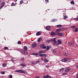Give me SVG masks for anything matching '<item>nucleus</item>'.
<instances>
[{
    "label": "nucleus",
    "instance_id": "1",
    "mask_svg": "<svg viewBox=\"0 0 78 78\" xmlns=\"http://www.w3.org/2000/svg\"><path fill=\"white\" fill-rule=\"evenodd\" d=\"M27 50L28 48H27V47L26 46H24V49L22 51V53L23 54V55H28Z\"/></svg>",
    "mask_w": 78,
    "mask_h": 78
},
{
    "label": "nucleus",
    "instance_id": "2",
    "mask_svg": "<svg viewBox=\"0 0 78 78\" xmlns=\"http://www.w3.org/2000/svg\"><path fill=\"white\" fill-rule=\"evenodd\" d=\"M39 53H34L32 54V55H39V53L41 54L42 53H44V51H43L40 50L38 52Z\"/></svg>",
    "mask_w": 78,
    "mask_h": 78
},
{
    "label": "nucleus",
    "instance_id": "3",
    "mask_svg": "<svg viewBox=\"0 0 78 78\" xmlns=\"http://www.w3.org/2000/svg\"><path fill=\"white\" fill-rule=\"evenodd\" d=\"M64 30V29L62 28H59L58 29H56V32L57 33H59L61 31H63Z\"/></svg>",
    "mask_w": 78,
    "mask_h": 78
},
{
    "label": "nucleus",
    "instance_id": "4",
    "mask_svg": "<svg viewBox=\"0 0 78 78\" xmlns=\"http://www.w3.org/2000/svg\"><path fill=\"white\" fill-rule=\"evenodd\" d=\"M17 72H19V73H25L26 71H23L22 70H17Z\"/></svg>",
    "mask_w": 78,
    "mask_h": 78
},
{
    "label": "nucleus",
    "instance_id": "5",
    "mask_svg": "<svg viewBox=\"0 0 78 78\" xmlns=\"http://www.w3.org/2000/svg\"><path fill=\"white\" fill-rule=\"evenodd\" d=\"M70 68L69 67L66 68L65 69V72H69L70 71Z\"/></svg>",
    "mask_w": 78,
    "mask_h": 78
},
{
    "label": "nucleus",
    "instance_id": "6",
    "mask_svg": "<svg viewBox=\"0 0 78 78\" xmlns=\"http://www.w3.org/2000/svg\"><path fill=\"white\" fill-rule=\"evenodd\" d=\"M67 61H68V59H67V58H64L62 59V62H67Z\"/></svg>",
    "mask_w": 78,
    "mask_h": 78
},
{
    "label": "nucleus",
    "instance_id": "7",
    "mask_svg": "<svg viewBox=\"0 0 78 78\" xmlns=\"http://www.w3.org/2000/svg\"><path fill=\"white\" fill-rule=\"evenodd\" d=\"M36 46H37V44L36 43H34L32 45V48H34L36 47Z\"/></svg>",
    "mask_w": 78,
    "mask_h": 78
},
{
    "label": "nucleus",
    "instance_id": "8",
    "mask_svg": "<svg viewBox=\"0 0 78 78\" xmlns=\"http://www.w3.org/2000/svg\"><path fill=\"white\" fill-rule=\"evenodd\" d=\"M39 55L41 57H44L46 56V54H40Z\"/></svg>",
    "mask_w": 78,
    "mask_h": 78
},
{
    "label": "nucleus",
    "instance_id": "9",
    "mask_svg": "<svg viewBox=\"0 0 78 78\" xmlns=\"http://www.w3.org/2000/svg\"><path fill=\"white\" fill-rule=\"evenodd\" d=\"M57 42L56 41V40H55L53 42H52V44H53V45H56Z\"/></svg>",
    "mask_w": 78,
    "mask_h": 78
},
{
    "label": "nucleus",
    "instance_id": "10",
    "mask_svg": "<svg viewBox=\"0 0 78 78\" xmlns=\"http://www.w3.org/2000/svg\"><path fill=\"white\" fill-rule=\"evenodd\" d=\"M41 32L38 31L36 35V36H39L40 34H41Z\"/></svg>",
    "mask_w": 78,
    "mask_h": 78
},
{
    "label": "nucleus",
    "instance_id": "11",
    "mask_svg": "<svg viewBox=\"0 0 78 78\" xmlns=\"http://www.w3.org/2000/svg\"><path fill=\"white\" fill-rule=\"evenodd\" d=\"M46 28L47 30H50L51 29L50 26H47L46 27Z\"/></svg>",
    "mask_w": 78,
    "mask_h": 78
},
{
    "label": "nucleus",
    "instance_id": "12",
    "mask_svg": "<svg viewBox=\"0 0 78 78\" xmlns=\"http://www.w3.org/2000/svg\"><path fill=\"white\" fill-rule=\"evenodd\" d=\"M58 35L60 36H64V34L63 33H58Z\"/></svg>",
    "mask_w": 78,
    "mask_h": 78
},
{
    "label": "nucleus",
    "instance_id": "13",
    "mask_svg": "<svg viewBox=\"0 0 78 78\" xmlns=\"http://www.w3.org/2000/svg\"><path fill=\"white\" fill-rule=\"evenodd\" d=\"M20 66H23V67H26V65L23 63H22L20 64Z\"/></svg>",
    "mask_w": 78,
    "mask_h": 78
},
{
    "label": "nucleus",
    "instance_id": "14",
    "mask_svg": "<svg viewBox=\"0 0 78 78\" xmlns=\"http://www.w3.org/2000/svg\"><path fill=\"white\" fill-rule=\"evenodd\" d=\"M50 48H51V46H47V48H46V50H47V51H48V50H49Z\"/></svg>",
    "mask_w": 78,
    "mask_h": 78
},
{
    "label": "nucleus",
    "instance_id": "15",
    "mask_svg": "<svg viewBox=\"0 0 78 78\" xmlns=\"http://www.w3.org/2000/svg\"><path fill=\"white\" fill-rule=\"evenodd\" d=\"M57 42L60 44H62V41H61L59 40H58L57 41Z\"/></svg>",
    "mask_w": 78,
    "mask_h": 78
},
{
    "label": "nucleus",
    "instance_id": "16",
    "mask_svg": "<svg viewBox=\"0 0 78 78\" xmlns=\"http://www.w3.org/2000/svg\"><path fill=\"white\" fill-rule=\"evenodd\" d=\"M51 35L52 36H54L55 35V34L54 32H52L51 34Z\"/></svg>",
    "mask_w": 78,
    "mask_h": 78
},
{
    "label": "nucleus",
    "instance_id": "17",
    "mask_svg": "<svg viewBox=\"0 0 78 78\" xmlns=\"http://www.w3.org/2000/svg\"><path fill=\"white\" fill-rule=\"evenodd\" d=\"M76 28V26H73L71 27V28H73V29H75Z\"/></svg>",
    "mask_w": 78,
    "mask_h": 78
},
{
    "label": "nucleus",
    "instance_id": "18",
    "mask_svg": "<svg viewBox=\"0 0 78 78\" xmlns=\"http://www.w3.org/2000/svg\"><path fill=\"white\" fill-rule=\"evenodd\" d=\"M62 26L61 25H58L56 26V27H59V28L62 27Z\"/></svg>",
    "mask_w": 78,
    "mask_h": 78
},
{
    "label": "nucleus",
    "instance_id": "19",
    "mask_svg": "<svg viewBox=\"0 0 78 78\" xmlns=\"http://www.w3.org/2000/svg\"><path fill=\"white\" fill-rule=\"evenodd\" d=\"M64 69L63 68H62L61 69H60L59 72H63V71H64Z\"/></svg>",
    "mask_w": 78,
    "mask_h": 78
},
{
    "label": "nucleus",
    "instance_id": "20",
    "mask_svg": "<svg viewBox=\"0 0 78 78\" xmlns=\"http://www.w3.org/2000/svg\"><path fill=\"white\" fill-rule=\"evenodd\" d=\"M56 40V38H54L53 39H51L50 40V41H51V42H53L55 41Z\"/></svg>",
    "mask_w": 78,
    "mask_h": 78
},
{
    "label": "nucleus",
    "instance_id": "21",
    "mask_svg": "<svg viewBox=\"0 0 78 78\" xmlns=\"http://www.w3.org/2000/svg\"><path fill=\"white\" fill-rule=\"evenodd\" d=\"M71 4H72V5H75V3H74V1H72L70 2Z\"/></svg>",
    "mask_w": 78,
    "mask_h": 78
},
{
    "label": "nucleus",
    "instance_id": "22",
    "mask_svg": "<svg viewBox=\"0 0 78 78\" xmlns=\"http://www.w3.org/2000/svg\"><path fill=\"white\" fill-rule=\"evenodd\" d=\"M56 53V50H53L52 53H53V54H55Z\"/></svg>",
    "mask_w": 78,
    "mask_h": 78
},
{
    "label": "nucleus",
    "instance_id": "23",
    "mask_svg": "<svg viewBox=\"0 0 78 78\" xmlns=\"http://www.w3.org/2000/svg\"><path fill=\"white\" fill-rule=\"evenodd\" d=\"M72 43L71 42H69L68 44V45H69V46L71 45V46H72Z\"/></svg>",
    "mask_w": 78,
    "mask_h": 78
},
{
    "label": "nucleus",
    "instance_id": "24",
    "mask_svg": "<svg viewBox=\"0 0 78 78\" xmlns=\"http://www.w3.org/2000/svg\"><path fill=\"white\" fill-rule=\"evenodd\" d=\"M5 4V2H3L2 3V6H4V5Z\"/></svg>",
    "mask_w": 78,
    "mask_h": 78
},
{
    "label": "nucleus",
    "instance_id": "25",
    "mask_svg": "<svg viewBox=\"0 0 78 78\" xmlns=\"http://www.w3.org/2000/svg\"><path fill=\"white\" fill-rule=\"evenodd\" d=\"M42 38H40L38 40V41L39 42H41V41H42Z\"/></svg>",
    "mask_w": 78,
    "mask_h": 78
},
{
    "label": "nucleus",
    "instance_id": "26",
    "mask_svg": "<svg viewBox=\"0 0 78 78\" xmlns=\"http://www.w3.org/2000/svg\"><path fill=\"white\" fill-rule=\"evenodd\" d=\"M6 63H3L2 64V66L3 67H6Z\"/></svg>",
    "mask_w": 78,
    "mask_h": 78
},
{
    "label": "nucleus",
    "instance_id": "27",
    "mask_svg": "<svg viewBox=\"0 0 78 78\" xmlns=\"http://www.w3.org/2000/svg\"><path fill=\"white\" fill-rule=\"evenodd\" d=\"M74 20H76V21H78V18H74Z\"/></svg>",
    "mask_w": 78,
    "mask_h": 78
},
{
    "label": "nucleus",
    "instance_id": "28",
    "mask_svg": "<svg viewBox=\"0 0 78 78\" xmlns=\"http://www.w3.org/2000/svg\"><path fill=\"white\" fill-rule=\"evenodd\" d=\"M47 78H51V76L49 75H46Z\"/></svg>",
    "mask_w": 78,
    "mask_h": 78
},
{
    "label": "nucleus",
    "instance_id": "29",
    "mask_svg": "<svg viewBox=\"0 0 78 78\" xmlns=\"http://www.w3.org/2000/svg\"><path fill=\"white\" fill-rule=\"evenodd\" d=\"M23 0H21L20 2V4L21 5V4H22L23 3Z\"/></svg>",
    "mask_w": 78,
    "mask_h": 78
},
{
    "label": "nucleus",
    "instance_id": "30",
    "mask_svg": "<svg viewBox=\"0 0 78 78\" xmlns=\"http://www.w3.org/2000/svg\"><path fill=\"white\" fill-rule=\"evenodd\" d=\"M64 18L65 19H67V18H68V16H64Z\"/></svg>",
    "mask_w": 78,
    "mask_h": 78
},
{
    "label": "nucleus",
    "instance_id": "31",
    "mask_svg": "<svg viewBox=\"0 0 78 78\" xmlns=\"http://www.w3.org/2000/svg\"><path fill=\"white\" fill-rule=\"evenodd\" d=\"M20 59L21 61H24V60L25 59V58H22V57Z\"/></svg>",
    "mask_w": 78,
    "mask_h": 78
},
{
    "label": "nucleus",
    "instance_id": "32",
    "mask_svg": "<svg viewBox=\"0 0 78 78\" xmlns=\"http://www.w3.org/2000/svg\"><path fill=\"white\" fill-rule=\"evenodd\" d=\"M67 73H63L62 75H67Z\"/></svg>",
    "mask_w": 78,
    "mask_h": 78
},
{
    "label": "nucleus",
    "instance_id": "33",
    "mask_svg": "<svg viewBox=\"0 0 78 78\" xmlns=\"http://www.w3.org/2000/svg\"><path fill=\"white\" fill-rule=\"evenodd\" d=\"M4 50H6L7 49H8V47H5V48H4Z\"/></svg>",
    "mask_w": 78,
    "mask_h": 78
},
{
    "label": "nucleus",
    "instance_id": "34",
    "mask_svg": "<svg viewBox=\"0 0 78 78\" xmlns=\"http://www.w3.org/2000/svg\"><path fill=\"white\" fill-rule=\"evenodd\" d=\"M46 42H48V43H49L50 42V40H47L46 41Z\"/></svg>",
    "mask_w": 78,
    "mask_h": 78
},
{
    "label": "nucleus",
    "instance_id": "35",
    "mask_svg": "<svg viewBox=\"0 0 78 78\" xmlns=\"http://www.w3.org/2000/svg\"><path fill=\"white\" fill-rule=\"evenodd\" d=\"M18 51H20V52H21V53H22V49H18Z\"/></svg>",
    "mask_w": 78,
    "mask_h": 78
},
{
    "label": "nucleus",
    "instance_id": "36",
    "mask_svg": "<svg viewBox=\"0 0 78 78\" xmlns=\"http://www.w3.org/2000/svg\"><path fill=\"white\" fill-rule=\"evenodd\" d=\"M18 44H22V42L20 41H19L18 42Z\"/></svg>",
    "mask_w": 78,
    "mask_h": 78
},
{
    "label": "nucleus",
    "instance_id": "37",
    "mask_svg": "<svg viewBox=\"0 0 78 78\" xmlns=\"http://www.w3.org/2000/svg\"><path fill=\"white\" fill-rule=\"evenodd\" d=\"M45 62L46 63H47V62H48V60H47V59H46L45 61Z\"/></svg>",
    "mask_w": 78,
    "mask_h": 78
},
{
    "label": "nucleus",
    "instance_id": "38",
    "mask_svg": "<svg viewBox=\"0 0 78 78\" xmlns=\"http://www.w3.org/2000/svg\"><path fill=\"white\" fill-rule=\"evenodd\" d=\"M56 21V20L55 19H53L51 20V22H55Z\"/></svg>",
    "mask_w": 78,
    "mask_h": 78
},
{
    "label": "nucleus",
    "instance_id": "39",
    "mask_svg": "<svg viewBox=\"0 0 78 78\" xmlns=\"http://www.w3.org/2000/svg\"><path fill=\"white\" fill-rule=\"evenodd\" d=\"M12 6H16V4L14 2H13L12 3Z\"/></svg>",
    "mask_w": 78,
    "mask_h": 78
},
{
    "label": "nucleus",
    "instance_id": "40",
    "mask_svg": "<svg viewBox=\"0 0 78 78\" xmlns=\"http://www.w3.org/2000/svg\"><path fill=\"white\" fill-rule=\"evenodd\" d=\"M75 43H72V46H73V45H75Z\"/></svg>",
    "mask_w": 78,
    "mask_h": 78
},
{
    "label": "nucleus",
    "instance_id": "41",
    "mask_svg": "<svg viewBox=\"0 0 78 78\" xmlns=\"http://www.w3.org/2000/svg\"><path fill=\"white\" fill-rule=\"evenodd\" d=\"M43 78H47V75L46 76H43Z\"/></svg>",
    "mask_w": 78,
    "mask_h": 78
},
{
    "label": "nucleus",
    "instance_id": "42",
    "mask_svg": "<svg viewBox=\"0 0 78 78\" xmlns=\"http://www.w3.org/2000/svg\"><path fill=\"white\" fill-rule=\"evenodd\" d=\"M12 78V75H10V77L9 78Z\"/></svg>",
    "mask_w": 78,
    "mask_h": 78
},
{
    "label": "nucleus",
    "instance_id": "43",
    "mask_svg": "<svg viewBox=\"0 0 78 78\" xmlns=\"http://www.w3.org/2000/svg\"><path fill=\"white\" fill-rule=\"evenodd\" d=\"M3 5H1L0 7V9H2V8H3Z\"/></svg>",
    "mask_w": 78,
    "mask_h": 78
},
{
    "label": "nucleus",
    "instance_id": "44",
    "mask_svg": "<svg viewBox=\"0 0 78 78\" xmlns=\"http://www.w3.org/2000/svg\"><path fill=\"white\" fill-rule=\"evenodd\" d=\"M47 48L46 46H44L43 47V48H44V49H45Z\"/></svg>",
    "mask_w": 78,
    "mask_h": 78
},
{
    "label": "nucleus",
    "instance_id": "45",
    "mask_svg": "<svg viewBox=\"0 0 78 78\" xmlns=\"http://www.w3.org/2000/svg\"><path fill=\"white\" fill-rule=\"evenodd\" d=\"M2 74H5V73L4 72H2Z\"/></svg>",
    "mask_w": 78,
    "mask_h": 78
},
{
    "label": "nucleus",
    "instance_id": "46",
    "mask_svg": "<svg viewBox=\"0 0 78 78\" xmlns=\"http://www.w3.org/2000/svg\"><path fill=\"white\" fill-rule=\"evenodd\" d=\"M45 2H46L47 3L48 2V0H45Z\"/></svg>",
    "mask_w": 78,
    "mask_h": 78
},
{
    "label": "nucleus",
    "instance_id": "47",
    "mask_svg": "<svg viewBox=\"0 0 78 78\" xmlns=\"http://www.w3.org/2000/svg\"><path fill=\"white\" fill-rule=\"evenodd\" d=\"M36 62H38V63H39L40 62V61H36Z\"/></svg>",
    "mask_w": 78,
    "mask_h": 78
},
{
    "label": "nucleus",
    "instance_id": "48",
    "mask_svg": "<svg viewBox=\"0 0 78 78\" xmlns=\"http://www.w3.org/2000/svg\"><path fill=\"white\" fill-rule=\"evenodd\" d=\"M45 67H46L47 68H48V67H49V66H48V65H46V66H45Z\"/></svg>",
    "mask_w": 78,
    "mask_h": 78
},
{
    "label": "nucleus",
    "instance_id": "49",
    "mask_svg": "<svg viewBox=\"0 0 78 78\" xmlns=\"http://www.w3.org/2000/svg\"><path fill=\"white\" fill-rule=\"evenodd\" d=\"M35 78H40V77H39V76H37Z\"/></svg>",
    "mask_w": 78,
    "mask_h": 78
},
{
    "label": "nucleus",
    "instance_id": "50",
    "mask_svg": "<svg viewBox=\"0 0 78 78\" xmlns=\"http://www.w3.org/2000/svg\"><path fill=\"white\" fill-rule=\"evenodd\" d=\"M59 44H59V43H58L56 44V45L58 46V45H59Z\"/></svg>",
    "mask_w": 78,
    "mask_h": 78
},
{
    "label": "nucleus",
    "instance_id": "51",
    "mask_svg": "<svg viewBox=\"0 0 78 78\" xmlns=\"http://www.w3.org/2000/svg\"><path fill=\"white\" fill-rule=\"evenodd\" d=\"M44 45H45V44H42V45H41V46H43V47H44Z\"/></svg>",
    "mask_w": 78,
    "mask_h": 78
},
{
    "label": "nucleus",
    "instance_id": "52",
    "mask_svg": "<svg viewBox=\"0 0 78 78\" xmlns=\"http://www.w3.org/2000/svg\"><path fill=\"white\" fill-rule=\"evenodd\" d=\"M43 46H41V48H43Z\"/></svg>",
    "mask_w": 78,
    "mask_h": 78
},
{
    "label": "nucleus",
    "instance_id": "53",
    "mask_svg": "<svg viewBox=\"0 0 78 78\" xmlns=\"http://www.w3.org/2000/svg\"><path fill=\"white\" fill-rule=\"evenodd\" d=\"M76 77L77 78H78V74H77L76 76Z\"/></svg>",
    "mask_w": 78,
    "mask_h": 78
},
{
    "label": "nucleus",
    "instance_id": "54",
    "mask_svg": "<svg viewBox=\"0 0 78 78\" xmlns=\"http://www.w3.org/2000/svg\"><path fill=\"white\" fill-rule=\"evenodd\" d=\"M47 66H48V67H50V65L49 64L47 65Z\"/></svg>",
    "mask_w": 78,
    "mask_h": 78
},
{
    "label": "nucleus",
    "instance_id": "55",
    "mask_svg": "<svg viewBox=\"0 0 78 78\" xmlns=\"http://www.w3.org/2000/svg\"><path fill=\"white\" fill-rule=\"evenodd\" d=\"M32 64H35V63L33 62V63H32Z\"/></svg>",
    "mask_w": 78,
    "mask_h": 78
},
{
    "label": "nucleus",
    "instance_id": "56",
    "mask_svg": "<svg viewBox=\"0 0 78 78\" xmlns=\"http://www.w3.org/2000/svg\"><path fill=\"white\" fill-rule=\"evenodd\" d=\"M76 67H77V68H78V65L76 66Z\"/></svg>",
    "mask_w": 78,
    "mask_h": 78
},
{
    "label": "nucleus",
    "instance_id": "57",
    "mask_svg": "<svg viewBox=\"0 0 78 78\" xmlns=\"http://www.w3.org/2000/svg\"><path fill=\"white\" fill-rule=\"evenodd\" d=\"M76 46H78V44H76Z\"/></svg>",
    "mask_w": 78,
    "mask_h": 78
},
{
    "label": "nucleus",
    "instance_id": "58",
    "mask_svg": "<svg viewBox=\"0 0 78 78\" xmlns=\"http://www.w3.org/2000/svg\"><path fill=\"white\" fill-rule=\"evenodd\" d=\"M16 1H17V0H15Z\"/></svg>",
    "mask_w": 78,
    "mask_h": 78
},
{
    "label": "nucleus",
    "instance_id": "59",
    "mask_svg": "<svg viewBox=\"0 0 78 78\" xmlns=\"http://www.w3.org/2000/svg\"><path fill=\"white\" fill-rule=\"evenodd\" d=\"M48 10H50V9H48Z\"/></svg>",
    "mask_w": 78,
    "mask_h": 78
},
{
    "label": "nucleus",
    "instance_id": "60",
    "mask_svg": "<svg viewBox=\"0 0 78 78\" xmlns=\"http://www.w3.org/2000/svg\"><path fill=\"white\" fill-rule=\"evenodd\" d=\"M77 42H78L77 41Z\"/></svg>",
    "mask_w": 78,
    "mask_h": 78
}]
</instances>
